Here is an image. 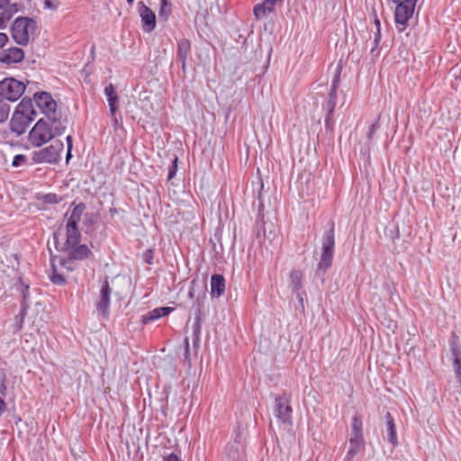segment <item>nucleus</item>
I'll return each instance as SVG.
<instances>
[{
    "instance_id": "28",
    "label": "nucleus",
    "mask_w": 461,
    "mask_h": 461,
    "mask_svg": "<svg viewBox=\"0 0 461 461\" xmlns=\"http://www.w3.org/2000/svg\"><path fill=\"white\" fill-rule=\"evenodd\" d=\"M375 23L376 25V32L375 34V38L373 41V47L371 48V53H374L379 42L381 41V33H380V21L377 17H375Z\"/></svg>"
},
{
    "instance_id": "19",
    "label": "nucleus",
    "mask_w": 461,
    "mask_h": 461,
    "mask_svg": "<svg viewBox=\"0 0 461 461\" xmlns=\"http://www.w3.org/2000/svg\"><path fill=\"white\" fill-rule=\"evenodd\" d=\"M225 290V279L221 275H213L211 278V293L212 296L220 297Z\"/></svg>"
},
{
    "instance_id": "1",
    "label": "nucleus",
    "mask_w": 461,
    "mask_h": 461,
    "mask_svg": "<svg viewBox=\"0 0 461 461\" xmlns=\"http://www.w3.org/2000/svg\"><path fill=\"white\" fill-rule=\"evenodd\" d=\"M86 210V204L81 203L74 207L68 217L66 223V232L63 237L64 242L59 241L60 232L54 234L53 240L57 249L68 252V258H59V266L56 260H52L51 272L50 278L55 285H64L66 283L64 269L68 272L76 267L75 260L86 258L90 254V249L86 245H80L81 233L78 229V223Z\"/></svg>"
},
{
    "instance_id": "44",
    "label": "nucleus",
    "mask_w": 461,
    "mask_h": 461,
    "mask_svg": "<svg viewBox=\"0 0 461 461\" xmlns=\"http://www.w3.org/2000/svg\"><path fill=\"white\" fill-rule=\"evenodd\" d=\"M134 0H127V3L131 5L133 4Z\"/></svg>"
},
{
    "instance_id": "15",
    "label": "nucleus",
    "mask_w": 461,
    "mask_h": 461,
    "mask_svg": "<svg viewBox=\"0 0 461 461\" xmlns=\"http://www.w3.org/2000/svg\"><path fill=\"white\" fill-rule=\"evenodd\" d=\"M24 58V52L20 48H10L0 52V62L13 64L20 62Z\"/></svg>"
},
{
    "instance_id": "13",
    "label": "nucleus",
    "mask_w": 461,
    "mask_h": 461,
    "mask_svg": "<svg viewBox=\"0 0 461 461\" xmlns=\"http://www.w3.org/2000/svg\"><path fill=\"white\" fill-rule=\"evenodd\" d=\"M284 0H262L254 6L253 14L257 20H261L273 13L276 5H281Z\"/></svg>"
},
{
    "instance_id": "24",
    "label": "nucleus",
    "mask_w": 461,
    "mask_h": 461,
    "mask_svg": "<svg viewBox=\"0 0 461 461\" xmlns=\"http://www.w3.org/2000/svg\"><path fill=\"white\" fill-rule=\"evenodd\" d=\"M336 100H337V92H334V90H330L329 94V98L324 105V108L327 110L329 115H331L334 108L336 106Z\"/></svg>"
},
{
    "instance_id": "14",
    "label": "nucleus",
    "mask_w": 461,
    "mask_h": 461,
    "mask_svg": "<svg viewBox=\"0 0 461 461\" xmlns=\"http://www.w3.org/2000/svg\"><path fill=\"white\" fill-rule=\"evenodd\" d=\"M17 12L18 5L16 3H10V0L0 1V29L5 28Z\"/></svg>"
},
{
    "instance_id": "18",
    "label": "nucleus",
    "mask_w": 461,
    "mask_h": 461,
    "mask_svg": "<svg viewBox=\"0 0 461 461\" xmlns=\"http://www.w3.org/2000/svg\"><path fill=\"white\" fill-rule=\"evenodd\" d=\"M349 448L346 455L348 461H350L352 457L359 452L364 446L363 435H351L349 439Z\"/></svg>"
},
{
    "instance_id": "5",
    "label": "nucleus",
    "mask_w": 461,
    "mask_h": 461,
    "mask_svg": "<svg viewBox=\"0 0 461 461\" xmlns=\"http://www.w3.org/2000/svg\"><path fill=\"white\" fill-rule=\"evenodd\" d=\"M335 247L334 230L333 227L326 231L322 238V247L321 260L318 264V271L325 273L326 270L331 266L333 260Z\"/></svg>"
},
{
    "instance_id": "40",
    "label": "nucleus",
    "mask_w": 461,
    "mask_h": 461,
    "mask_svg": "<svg viewBox=\"0 0 461 461\" xmlns=\"http://www.w3.org/2000/svg\"><path fill=\"white\" fill-rule=\"evenodd\" d=\"M194 285H195V282L192 281L191 286H190V289H189V293H188V295L191 298H193L194 296Z\"/></svg>"
},
{
    "instance_id": "17",
    "label": "nucleus",
    "mask_w": 461,
    "mask_h": 461,
    "mask_svg": "<svg viewBox=\"0 0 461 461\" xmlns=\"http://www.w3.org/2000/svg\"><path fill=\"white\" fill-rule=\"evenodd\" d=\"M104 95L108 101V104H109V108H110V114H111V116L113 117L115 114V112L118 109L119 96H118L113 84H109L108 86H105Z\"/></svg>"
},
{
    "instance_id": "36",
    "label": "nucleus",
    "mask_w": 461,
    "mask_h": 461,
    "mask_svg": "<svg viewBox=\"0 0 461 461\" xmlns=\"http://www.w3.org/2000/svg\"><path fill=\"white\" fill-rule=\"evenodd\" d=\"M200 330H201V323H200V319L197 317V318H195V321L194 323V333L197 339H198Z\"/></svg>"
},
{
    "instance_id": "38",
    "label": "nucleus",
    "mask_w": 461,
    "mask_h": 461,
    "mask_svg": "<svg viewBox=\"0 0 461 461\" xmlns=\"http://www.w3.org/2000/svg\"><path fill=\"white\" fill-rule=\"evenodd\" d=\"M85 220L87 221V222H93L94 221L96 220V216L93 213H91V214L86 213L85 215Z\"/></svg>"
},
{
    "instance_id": "2",
    "label": "nucleus",
    "mask_w": 461,
    "mask_h": 461,
    "mask_svg": "<svg viewBox=\"0 0 461 461\" xmlns=\"http://www.w3.org/2000/svg\"><path fill=\"white\" fill-rule=\"evenodd\" d=\"M66 126L61 120L40 119L29 133L30 142L41 147L49 140L63 133Z\"/></svg>"
},
{
    "instance_id": "7",
    "label": "nucleus",
    "mask_w": 461,
    "mask_h": 461,
    "mask_svg": "<svg viewBox=\"0 0 461 461\" xmlns=\"http://www.w3.org/2000/svg\"><path fill=\"white\" fill-rule=\"evenodd\" d=\"M24 90V84L14 78H5L0 82V98L5 101H16Z\"/></svg>"
},
{
    "instance_id": "20",
    "label": "nucleus",
    "mask_w": 461,
    "mask_h": 461,
    "mask_svg": "<svg viewBox=\"0 0 461 461\" xmlns=\"http://www.w3.org/2000/svg\"><path fill=\"white\" fill-rule=\"evenodd\" d=\"M190 50H191V44L188 40L184 39L178 42L177 56L182 61L183 70L185 69L186 60H187L188 55L190 53Z\"/></svg>"
},
{
    "instance_id": "41",
    "label": "nucleus",
    "mask_w": 461,
    "mask_h": 461,
    "mask_svg": "<svg viewBox=\"0 0 461 461\" xmlns=\"http://www.w3.org/2000/svg\"><path fill=\"white\" fill-rule=\"evenodd\" d=\"M26 307H27L26 303H23V306H22V311H21V314H22L23 316V315H25Z\"/></svg>"
},
{
    "instance_id": "10",
    "label": "nucleus",
    "mask_w": 461,
    "mask_h": 461,
    "mask_svg": "<svg viewBox=\"0 0 461 461\" xmlns=\"http://www.w3.org/2000/svg\"><path fill=\"white\" fill-rule=\"evenodd\" d=\"M292 408L282 397L276 398L275 415L284 424L291 425Z\"/></svg>"
},
{
    "instance_id": "29",
    "label": "nucleus",
    "mask_w": 461,
    "mask_h": 461,
    "mask_svg": "<svg viewBox=\"0 0 461 461\" xmlns=\"http://www.w3.org/2000/svg\"><path fill=\"white\" fill-rule=\"evenodd\" d=\"M42 3L43 7L50 11H56L60 5L59 0H42Z\"/></svg>"
},
{
    "instance_id": "30",
    "label": "nucleus",
    "mask_w": 461,
    "mask_h": 461,
    "mask_svg": "<svg viewBox=\"0 0 461 461\" xmlns=\"http://www.w3.org/2000/svg\"><path fill=\"white\" fill-rule=\"evenodd\" d=\"M379 128V117L376 119L375 122H374L368 128V131L366 132V139L369 142H371L373 136L376 130Z\"/></svg>"
},
{
    "instance_id": "6",
    "label": "nucleus",
    "mask_w": 461,
    "mask_h": 461,
    "mask_svg": "<svg viewBox=\"0 0 461 461\" xmlns=\"http://www.w3.org/2000/svg\"><path fill=\"white\" fill-rule=\"evenodd\" d=\"M64 145L60 140H54L50 146L32 152V160L35 163H57Z\"/></svg>"
},
{
    "instance_id": "34",
    "label": "nucleus",
    "mask_w": 461,
    "mask_h": 461,
    "mask_svg": "<svg viewBox=\"0 0 461 461\" xmlns=\"http://www.w3.org/2000/svg\"><path fill=\"white\" fill-rule=\"evenodd\" d=\"M143 258L147 264L151 265L153 263V250L152 249L146 250L143 254Z\"/></svg>"
},
{
    "instance_id": "31",
    "label": "nucleus",
    "mask_w": 461,
    "mask_h": 461,
    "mask_svg": "<svg viewBox=\"0 0 461 461\" xmlns=\"http://www.w3.org/2000/svg\"><path fill=\"white\" fill-rule=\"evenodd\" d=\"M26 156L25 155H16L14 157V159L12 161V165L15 167H21L26 164Z\"/></svg>"
},
{
    "instance_id": "25",
    "label": "nucleus",
    "mask_w": 461,
    "mask_h": 461,
    "mask_svg": "<svg viewBox=\"0 0 461 461\" xmlns=\"http://www.w3.org/2000/svg\"><path fill=\"white\" fill-rule=\"evenodd\" d=\"M10 105L0 98V123L5 122L9 116Z\"/></svg>"
},
{
    "instance_id": "21",
    "label": "nucleus",
    "mask_w": 461,
    "mask_h": 461,
    "mask_svg": "<svg viewBox=\"0 0 461 461\" xmlns=\"http://www.w3.org/2000/svg\"><path fill=\"white\" fill-rule=\"evenodd\" d=\"M173 311L171 307H159L150 311L147 315L143 316V322L147 323L153 320L169 314Z\"/></svg>"
},
{
    "instance_id": "3",
    "label": "nucleus",
    "mask_w": 461,
    "mask_h": 461,
    "mask_svg": "<svg viewBox=\"0 0 461 461\" xmlns=\"http://www.w3.org/2000/svg\"><path fill=\"white\" fill-rule=\"evenodd\" d=\"M36 113L32 101L23 98L16 106L11 118V131L17 135L24 133L29 124L35 119Z\"/></svg>"
},
{
    "instance_id": "35",
    "label": "nucleus",
    "mask_w": 461,
    "mask_h": 461,
    "mask_svg": "<svg viewBox=\"0 0 461 461\" xmlns=\"http://www.w3.org/2000/svg\"><path fill=\"white\" fill-rule=\"evenodd\" d=\"M67 142H68V153H67V161L69 160L71 158V149H72V137L68 135L67 137Z\"/></svg>"
},
{
    "instance_id": "16",
    "label": "nucleus",
    "mask_w": 461,
    "mask_h": 461,
    "mask_svg": "<svg viewBox=\"0 0 461 461\" xmlns=\"http://www.w3.org/2000/svg\"><path fill=\"white\" fill-rule=\"evenodd\" d=\"M450 351L453 359V368L456 373L457 382L461 385V348L455 339L450 342Z\"/></svg>"
},
{
    "instance_id": "26",
    "label": "nucleus",
    "mask_w": 461,
    "mask_h": 461,
    "mask_svg": "<svg viewBox=\"0 0 461 461\" xmlns=\"http://www.w3.org/2000/svg\"><path fill=\"white\" fill-rule=\"evenodd\" d=\"M302 274L299 271H293L290 275L293 290L298 292L301 288Z\"/></svg>"
},
{
    "instance_id": "9",
    "label": "nucleus",
    "mask_w": 461,
    "mask_h": 461,
    "mask_svg": "<svg viewBox=\"0 0 461 461\" xmlns=\"http://www.w3.org/2000/svg\"><path fill=\"white\" fill-rule=\"evenodd\" d=\"M417 0H403L395 8V23L399 32H402L412 17Z\"/></svg>"
},
{
    "instance_id": "43",
    "label": "nucleus",
    "mask_w": 461,
    "mask_h": 461,
    "mask_svg": "<svg viewBox=\"0 0 461 461\" xmlns=\"http://www.w3.org/2000/svg\"><path fill=\"white\" fill-rule=\"evenodd\" d=\"M369 149H370V147L368 146L367 149L365 151H362V152L364 153V155H368L369 154Z\"/></svg>"
},
{
    "instance_id": "33",
    "label": "nucleus",
    "mask_w": 461,
    "mask_h": 461,
    "mask_svg": "<svg viewBox=\"0 0 461 461\" xmlns=\"http://www.w3.org/2000/svg\"><path fill=\"white\" fill-rule=\"evenodd\" d=\"M176 168H177V158H175L172 162V165L169 167V169H168V179H172L175 176Z\"/></svg>"
},
{
    "instance_id": "32",
    "label": "nucleus",
    "mask_w": 461,
    "mask_h": 461,
    "mask_svg": "<svg viewBox=\"0 0 461 461\" xmlns=\"http://www.w3.org/2000/svg\"><path fill=\"white\" fill-rule=\"evenodd\" d=\"M339 77H340V68H338L336 74L334 76V78L332 80L330 90H334V92H337V88H338L339 83Z\"/></svg>"
},
{
    "instance_id": "4",
    "label": "nucleus",
    "mask_w": 461,
    "mask_h": 461,
    "mask_svg": "<svg viewBox=\"0 0 461 461\" xmlns=\"http://www.w3.org/2000/svg\"><path fill=\"white\" fill-rule=\"evenodd\" d=\"M36 23L32 19L27 17L17 18L12 27V36L15 42L20 45H26L33 34Z\"/></svg>"
},
{
    "instance_id": "22",
    "label": "nucleus",
    "mask_w": 461,
    "mask_h": 461,
    "mask_svg": "<svg viewBox=\"0 0 461 461\" xmlns=\"http://www.w3.org/2000/svg\"><path fill=\"white\" fill-rule=\"evenodd\" d=\"M386 420H387V428H388V430H387L388 440L390 442H392V444L393 446H395L397 444L395 425L393 422V419L389 412L386 414Z\"/></svg>"
},
{
    "instance_id": "23",
    "label": "nucleus",
    "mask_w": 461,
    "mask_h": 461,
    "mask_svg": "<svg viewBox=\"0 0 461 461\" xmlns=\"http://www.w3.org/2000/svg\"><path fill=\"white\" fill-rule=\"evenodd\" d=\"M160 8L158 11V17L163 20H167L168 16L171 14V4L167 2V0H160Z\"/></svg>"
},
{
    "instance_id": "37",
    "label": "nucleus",
    "mask_w": 461,
    "mask_h": 461,
    "mask_svg": "<svg viewBox=\"0 0 461 461\" xmlns=\"http://www.w3.org/2000/svg\"><path fill=\"white\" fill-rule=\"evenodd\" d=\"M8 38L5 33L0 32V48H2L5 42L7 41Z\"/></svg>"
},
{
    "instance_id": "42",
    "label": "nucleus",
    "mask_w": 461,
    "mask_h": 461,
    "mask_svg": "<svg viewBox=\"0 0 461 461\" xmlns=\"http://www.w3.org/2000/svg\"><path fill=\"white\" fill-rule=\"evenodd\" d=\"M185 347H186V354H188V351H189V342H188L187 339H185Z\"/></svg>"
},
{
    "instance_id": "8",
    "label": "nucleus",
    "mask_w": 461,
    "mask_h": 461,
    "mask_svg": "<svg viewBox=\"0 0 461 461\" xmlns=\"http://www.w3.org/2000/svg\"><path fill=\"white\" fill-rule=\"evenodd\" d=\"M34 100L37 106L46 115V120H60L59 113L57 112V102L50 94L47 92L36 93L34 95Z\"/></svg>"
},
{
    "instance_id": "27",
    "label": "nucleus",
    "mask_w": 461,
    "mask_h": 461,
    "mask_svg": "<svg viewBox=\"0 0 461 461\" xmlns=\"http://www.w3.org/2000/svg\"><path fill=\"white\" fill-rule=\"evenodd\" d=\"M362 425L361 419L358 416H354L351 426V435H363Z\"/></svg>"
},
{
    "instance_id": "11",
    "label": "nucleus",
    "mask_w": 461,
    "mask_h": 461,
    "mask_svg": "<svg viewBox=\"0 0 461 461\" xmlns=\"http://www.w3.org/2000/svg\"><path fill=\"white\" fill-rule=\"evenodd\" d=\"M139 13L143 23V30L147 32H152L156 27V15L143 2H139Z\"/></svg>"
},
{
    "instance_id": "39",
    "label": "nucleus",
    "mask_w": 461,
    "mask_h": 461,
    "mask_svg": "<svg viewBox=\"0 0 461 461\" xmlns=\"http://www.w3.org/2000/svg\"><path fill=\"white\" fill-rule=\"evenodd\" d=\"M165 461H179V458L176 455L172 453L165 457Z\"/></svg>"
},
{
    "instance_id": "12",
    "label": "nucleus",
    "mask_w": 461,
    "mask_h": 461,
    "mask_svg": "<svg viewBox=\"0 0 461 461\" xmlns=\"http://www.w3.org/2000/svg\"><path fill=\"white\" fill-rule=\"evenodd\" d=\"M111 289L107 281H104L100 291V297L96 303V309L104 319L109 317Z\"/></svg>"
}]
</instances>
